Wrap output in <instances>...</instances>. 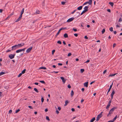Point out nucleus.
I'll return each mask as SVG.
<instances>
[{"mask_svg": "<svg viewBox=\"0 0 122 122\" xmlns=\"http://www.w3.org/2000/svg\"><path fill=\"white\" fill-rule=\"evenodd\" d=\"M18 49V48L17 47V45H15L14 46H13L11 47V50L12 51L15 50L16 49Z\"/></svg>", "mask_w": 122, "mask_h": 122, "instance_id": "nucleus-4", "label": "nucleus"}, {"mask_svg": "<svg viewBox=\"0 0 122 122\" xmlns=\"http://www.w3.org/2000/svg\"><path fill=\"white\" fill-rule=\"evenodd\" d=\"M5 72H1L0 73V76L4 74H5Z\"/></svg>", "mask_w": 122, "mask_h": 122, "instance_id": "nucleus-30", "label": "nucleus"}, {"mask_svg": "<svg viewBox=\"0 0 122 122\" xmlns=\"http://www.w3.org/2000/svg\"><path fill=\"white\" fill-rule=\"evenodd\" d=\"M116 46V44L115 43H114L113 45V48H114Z\"/></svg>", "mask_w": 122, "mask_h": 122, "instance_id": "nucleus-51", "label": "nucleus"}, {"mask_svg": "<svg viewBox=\"0 0 122 122\" xmlns=\"http://www.w3.org/2000/svg\"><path fill=\"white\" fill-rule=\"evenodd\" d=\"M74 19L73 17H72L68 19L67 21V22H70L72 21Z\"/></svg>", "mask_w": 122, "mask_h": 122, "instance_id": "nucleus-6", "label": "nucleus"}, {"mask_svg": "<svg viewBox=\"0 0 122 122\" xmlns=\"http://www.w3.org/2000/svg\"><path fill=\"white\" fill-rule=\"evenodd\" d=\"M112 99H110L109 102V103H108V104L111 105V103L112 102Z\"/></svg>", "mask_w": 122, "mask_h": 122, "instance_id": "nucleus-47", "label": "nucleus"}, {"mask_svg": "<svg viewBox=\"0 0 122 122\" xmlns=\"http://www.w3.org/2000/svg\"><path fill=\"white\" fill-rule=\"evenodd\" d=\"M61 79L62 80V81L64 83L66 81V80L63 77H61Z\"/></svg>", "mask_w": 122, "mask_h": 122, "instance_id": "nucleus-10", "label": "nucleus"}, {"mask_svg": "<svg viewBox=\"0 0 122 122\" xmlns=\"http://www.w3.org/2000/svg\"><path fill=\"white\" fill-rule=\"evenodd\" d=\"M117 118V116L116 115L115 117H114V118L113 119V121L114 122L116 120V118Z\"/></svg>", "mask_w": 122, "mask_h": 122, "instance_id": "nucleus-34", "label": "nucleus"}, {"mask_svg": "<svg viewBox=\"0 0 122 122\" xmlns=\"http://www.w3.org/2000/svg\"><path fill=\"white\" fill-rule=\"evenodd\" d=\"M81 73H82L84 71V69H81L80 70Z\"/></svg>", "mask_w": 122, "mask_h": 122, "instance_id": "nucleus-32", "label": "nucleus"}, {"mask_svg": "<svg viewBox=\"0 0 122 122\" xmlns=\"http://www.w3.org/2000/svg\"><path fill=\"white\" fill-rule=\"evenodd\" d=\"M22 14H21L20 13V16L19 17L21 18V19L22 18Z\"/></svg>", "mask_w": 122, "mask_h": 122, "instance_id": "nucleus-55", "label": "nucleus"}, {"mask_svg": "<svg viewBox=\"0 0 122 122\" xmlns=\"http://www.w3.org/2000/svg\"><path fill=\"white\" fill-rule=\"evenodd\" d=\"M28 107L30 108V109H33V107H32L30 106H28Z\"/></svg>", "mask_w": 122, "mask_h": 122, "instance_id": "nucleus-52", "label": "nucleus"}, {"mask_svg": "<svg viewBox=\"0 0 122 122\" xmlns=\"http://www.w3.org/2000/svg\"><path fill=\"white\" fill-rule=\"evenodd\" d=\"M117 108V107H114L112 108L109 111V113L107 115V117L110 116L111 114H112V112L114 111V110Z\"/></svg>", "mask_w": 122, "mask_h": 122, "instance_id": "nucleus-1", "label": "nucleus"}, {"mask_svg": "<svg viewBox=\"0 0 122 122\" xmlns=\"http://www.w3.org/2000/svg\"><path fill=\"white\" fill-rule=\"evenodd\" d=\"M55 50H53L52 51V54H53L54 53V52H55Z\"/></svg>", "mask_w": 122, "mask_h": 122, "instance_id": "nucleus-57", "label": "nucleus"}, {"mask_svg": "<svg viewBox=\"0 0 122 122\" xmlns=\"http://www.w3.org/2000/svg\"><path fill=\"white\" fill-rule=\"evenodd\" d=\"M34 90L36 91V92L37 93H38L39 92V91L37 90V89L36 88H34Z\"/></svg>", "mask_w": 122, "mask_h": 122, "instance_id": "nucleus-26", "label": "nucleus"}, {"mask_svg": "<svg viewBox=\"0 0 122 122\" xmlns=\"http://www.w3.org/2000/svg\"><path fill=\"white\" fill-rule=\"evenodd\" d=\"M84 24L83 23H82L81 25V26L83 27L84 26Z\"/></svg>", "mask_w": 122, "mask_h": 122, "instance_id": "nucleus-54", "label": "nucleus"}, {"mask_svg": "<svg viewBox=\"0 0 122 122\" xmlns=\"http://www.w3.org/2000/svg\"><path fill=\"white\" fill-rule=\"evenodd\" d=\"M11 51V50H8L6 51V52H10Z\"/></svg>", "mask_w": 122, "mask_h": 122, "instance_id": "nucleus-56", "label": "nucleus"}, {"mask_svg": "<svg viewBox=\"0 0 122 122\" xmlns=\"http://www.w3.org/2000/svg\"><path fill=\"white\" fill-rule=\"evenodd\" d=\"M54 72L55 73L57 74L58 73V71H53V72H52V73Z\"/></svg>", "mask_w": 122, "mask_h": 122, "instance_id": "nucleus-58", "label": "nucleus"}, {"mask_svg": "<svg viewBox=\"0 0 122 122\" xmlns=\"http://www.w3.org/2000/svg\"><path fill=\"white\" fill-rule=\"evenodd\" d=\"M20 111V110L19 109H18V110H17L16 111L15 113H18Z\"/></svg>", "mask_w": 122, "mask_h": 122, "instance_id": "nucleus-44", "label": "nucleus"}, {"mask_svg": "<svg viewBox=\"0 0 122 122\" xmlns=\"http://www.w3.org/2000/svg\"><path fill=\"white\" fill-rule=\"evenodd\" d=\"M40 82L44 84L45 83V82L44 81H40Z\"/></svg>", "mask_w": 122, "mask_h": 122, "instance_id": "nucleus-31", "label": "nucleus"}, {"mask_svg": "<svg viewBox=\"0 0 122 122\" xmlns=\"http://www.w3.org/2000/svg\"><path fill=\"white\" fill-rule=\"evenodd\" d=\"M105 31V29H103L102 31V34H103Z\"/></svg>", "mask_w": 122, "mask_h": 122, "instance_id": "nucleus-33", "label": "nucleus"}, {"mask_svg": "<svg viewBox=\"0 0 122 122\" xmlns=\"http://www.w3.org/2000/svg\"><path fill=\"white\" fill-rule=\"evenodd\" d=\"M109 4L112 7L114 5L113 3L112 2H109Z\"/></svg>", "mask_w": 122, "mask_h": 122, "instance_id": "nucleus-17", "label": "nucleus"}, {"mask_svg": "<svg viewBox=\"0 0 122 122\" xmlns=\"http://www.w3.org/2000/svg\"><path fill=\"white\" fill-rule=\"evenodd\" d=\"M40 11L39 10L36 11V14H39Z\"/></svg>", "mask_w": 122, "mask_h": 122, "instance_id": "nucleus-48", "label": "nucleus"}, {"mask_svg": "<svg viewBox=\"0 0 122 122\" xmlns=\"http://www.w3.org/2000/svg\"><path fill=\"white\" fill-rule=\"evenodd\" d=\"M112 85H113V83H112V85L110 86V87H109V89H108V92H107V95L108 93L110 91L112 87Z\"/></svg>", "mask_w": 122, "mask_h": 122, "instance_id": "nucleus-9", "label": "nucleus"}, {"mask_svg": "<svg viewBox=\"0 0 122 122\" xmlns=\"http://www.w3.org/2000/svg\"><path fill=\"white\" fill-rule=\"evenodd\" d=\"M77 10H74L72 12H71V14H73Z\"/></svg>", "mask_w": 122, "mask_h": 122, "instance_id": "nucleus-41", "label": "nucleus"}, {"mask_svg": "<svg viewBox=\"0 0 122 122\" xmlns=\"http://www.w3.org/2000/svg\"><path fill=\"white\" fill-rule=\"evenodd\" d=\"M110 105H111L108 104L107 105V106L106 107V108L107 109H108L109 107L110 106Z\"/></svg>", "mask_w": 122, "mask_h": 122, "instance_id": "nucleus-29", "label": "nucleus"}, {"mask_svg": "<svg viewBox=\"0 0 122 122\" xmlns=\"http://www.w3.org/2000/svg\"><path fill=\"white\" fill-rule=\"evenodd\" d=\"M21 19L19 17L15 21V22H18L20 20H21Z\"/></svg>", "mask_w": 122, "mask_h": 122, "instance_id": "nucleus-16", "label": "nucleus"}, {"mask_svg": "<svg viewBox=\"0 0 122 122\" xmlns=\"http://www.w3.org/2000/svg\"><path fill=\"white\" fill-rule=\"evenodd\" d=\"M115 92L114 90L112 91L111 95L113 96L115 94Z\"/></svg>", "mask_w": 122, "mask_h": 122, "instance_id": "nucleus-20", "label": "nucleus"}, {"mask_svg": "<svg viewBox=\"0 0 122 122\" xmlns=\"http://www.w3.org/2000/svg\"><path fill=\"white\" fill-rule=\"evenodd\" d=\"M122 21V20L121 19V18H120L119 20V22H121V21Z\"/></svg>", "mask_w": 122, "mask_h": 122, "instance_id": "nucleus-53", "label": "nucleus"}, {"mask_svg": "<svg viewBox=\"0 0 122 122\" xmlns=\"http://www.w3.org/2000/svg\"><path fill=\"white\" fill-rule=\"evenodd\" d=\"M60 32L59 31H58V32L55 35V37H57V36L60 33Z\"/></svg>", "mask_w": 122, "mask_h": 122, "instance_id": "nucleus-25", "label": "nucleus"}, {"mask_svg": "<svg viewBox=\"0 0 122 122\" xmlns=\"http://www.w3.org/2000/svg\"><path fill=\"white\" fill-rule=\"evenodd\" d=\"M107 11L109 12H111V10L110 9H107Z\"/></svg>", "mask_w": 122, "mask_h": 122, "instance_id": "nucleus-59", "label": "nucleus"}, {"mask_svg": "<svg viewBox=\"0 0 122 122\" xmlns=\"http://www.w3.org/2000/svg\"><path fill=\"white\" fill-rule=\"evenodd\" d=\"M45 111L46 112L48 111V109L47 108H46L45 110Z\"/></svg>", "mask_w": 122, "mask_h": 122, "instance_id": "nucleus-62", "label": "nucleus"}, {"mask_svg": "<svg viewBox=\"0 0 122 122\" xmlns=\"http://www.w3.org/2000/svg\"><path fill=\"white\" fill-rule=\"evenodd\" d=\"M46 118L47 120L49 121L50 120V119L49 118V117L48 116H46Z\"/></svg>", "mask_w": 122, "mask_h": 122, "instance_id": "nucleus-35", "label": "nucleus"}, {"mask_svg": "<svg viewBox=\"0 0 122 122\" xmlns=\"http://www.w3.org/2000/svg\"><path fill=\"white\" fill-rule=\"evenodd\" d=\"M26 71L25 69H24V70H23L21 72V74H23L25 73V71Z\"/></svg>", "mask_w": 122, "mask_h": 122, "instance_id": "nucleus-21", "label": "nucleus"}, {"mask_svg": "<svg viewBox=\"0 0 122 122\" xmlns=\"http://www.w3.org/2000/svg\"><path fill=\"white\" fill-rule=\"evenodd\" d=\"M65 3L66 2H65L62 1L61 2V4L63 5H64L65 4Z\"/></svg>", "mask_w": 122, "mask_h": 122, "instance_id": "nucleus-43", "label": "nucleus"}, {"mask_svg": "<svg viewBox=\"0 0 122 122\" xmlns=\"http://www.w3.org/2000/svg\"><path fill=\"white\" fill-rule=\"evenodd\" d=\"M72 30H74V31H77V30L76 29L73 28L72 29Z\"/></svg>", "mask_w": 122, "mask_h": 122, "instance_id": "nucleus-42", "label": "nucleus"}, {"mask_svg": "<svg viewBox=\"0 0 122 122\" xmlns=\"http://www.w3.org/2000/svg\"><path fill=\"white\" fill-rule=\"evenodd\" d=\"M21 52V50H20V49H18L16 51V52L17 53H18Z\"/></svg>", "mask_w": 122, "mask_h": 122, "instance_id": "nucleus-28", "label": "nucleus"}, {"mask_svg": "<svg viewBox=\"0 0 122 122\" xmlns=\"http://www.w3.org/2000/svg\"><path fill=\"white\" fill-rule=\"evenodd\" d=\"M82 6H80L78 7L77 8V10H81L82 9Z\"/></svg>", "mask_w": 122, "mask_h": 122, "instance_id": "nucleus-12", "label": "nucleus"}, {"mask_svg": "<svg viewBox=\"0 0 122 122\" xmlns=\"http://www.w3.org/2000/svg\"><path fill=\"white\" fill-rule=\"evenodd\" d=\"M67 87H68L69 88H70L71 87V86L69 84H68L67 86Z\"/></svg>", "mask_w": 122, "mask_h": 122, "instance_id": "nucleus-46", "label": "nucleus"}, {"mask_svg": "<svg viewBox=\"0 0 122 122\" xmlns=\"http://www.w3.org/2000/svg\"><path fill=\"white\" fill-rule=\"evenodd\" d=\"M109 30L111 32H112L113 31V28L112 27H111L109 28Z\"/></svg>", "mask_w": 122, "mask_h": 122, "instance_id": "nucleus-27", "label": "nucleus"}, {"mask_svg": "<svg viewBox=\"0 0 122 122\" xmlns=\"http://www.w3.org/2000/svg\"><path fill=\"white\" fill-rule=\"evenodd\" d=\"M57 43L60 44H61V42L60 41H57Z\"/></svg>", "mask_w": 122, "mask_h": 122, "instance_id": "nucleus-39", "label": "nucleus"}, {"mask_svg": "<svg viewBox=\"0 0 122 122\" xmlns=\"http://www.w3.org/2000/svg\"><path fill=\"white\" fill-rule=\"evenodd\" d=\"M89 7V5L85 6L84 8V10L86 12L88 10V8Z\"/></svg>", "mask_w": 122, "mask_h": 122, "instance_id": "nucleus-8", "label": "nucleus"}, {"mask_svg": "<svg viewBox=\"0 0 122 122\" xmlns=\"http://www.w3.org/2000/svg\"><path fill=\"white\" fill-rule=\"evenodd\" d=\"M15 55V54H11L9 55V57L10 59H12L14 58Z\"/></svg>", "mask_w": 122, "mask_h": 122, "instance_id": "nucleus-5", "label": "nucleus"}, {"mask_svg": "<svg viewBox=\"0 0 122 122\" xmlns=\"http://www.w3.org/2000/svg\"><path fill=\"white\" fill-rule=\"evenodd\" d=\"M114 122V121L113 120H110L109 121H108L107 122Z\"/></svg>", "mask_w": 122, "mask_h": 122, "instance_id": "nucleus-64", "label": "nucleus"}, {"mask_svg": "<svg viewBox=\"0 0 122 122\" xmlns=\"http://www.w3.org/2000/svg\"><path fill=\"white\" fill-rule=\"evenodd\" d=\"M24 8H23L22 9V10L21 11V13H20L21 14H22L24 13Z\"/></svg>", "mask_w": 122, "mask_h": 122, "instance_id": "nucleus-24", "label": "nucleus"}, {"mask_svg": "<svg viewBox=\"0 0 122 122\" xmlns=\"http://www.w3.org/2000/svg\"><path fill=\"white\" fill-rule=\"evenodd\" d=\"M44 99L43 97H42L41 98V101L42 103L44 101Z\"/></svg>", "mask_w": 122, "mask_h": 122, "instance_id": "nucleus-38", "label": "nucleus"}, {"mask_svg": "<svg viewBox=\"0 0 122 122\" xmlns=\"http://www.w3.org/2000/svg\"><path fill=\"white\" fill-rule=\"evenodd\" d=\"M102 112L100 114L98 115L96 121H98L102 116Z\"/></svg>", "mask_w": 122, "mask_h": 122, "instance_id": "nucleus-3", "label": "nucleus"}, {"mask_svg": "<svg viewBox=\"0 0 122 122\" xmlns=\"http://www.w3.org/2000/svg\"><path fill=\"white\" fill-rule=\"evenodd\" d=\"M88 3L89 4V2H86L84 3L83 4V5H86Z\"/></svg>", "mask_w": 122, "mask_h": 122, "instance_id": "nucleus-40", "label": "nucleus"}, {"mask_svg": "<svg viewBox=\"0 0 122 122\" xmlns=\"http://www.w3.org/2000/svg\"><path fill=\"white\" fill-rule=\"evenodd\" d=\"M74 95V92L73 90H72L71 93V96L72 97Z\"/></svg>", "mask_w": 122, "mask_h": 122, "instance_id": "nucleus-23", "label": "nucleus"}, {"mask_svg": "<svg viewBox=\"0 0 122 122\" xmlns=\"http://www.w3.org/2000/svg\"><path fill=\"white\" fill-rule=\"evenodd\" d=\"M58 109L59 111H60L61 109V108L60 107H58Z\"/></svg>", "mask_w": 122, "mask_h": 122, "instance_id": "nucleus-60", "label": "nucleus"}, {"mask_svg": "<svg viewBox=\"0 0 122 122\" xmlns=\"http://www.w3.org/2000/svg\"><path fill=\"white\" fill-rule=\"evenodd\" d=\"M68 100H66L65 101V104L64 105V106H66L68 104Z\"/></svg>", "mask_w": 122, "mask_h": 122, "instance_id": "nucleus-15", "label": "nucleus"}, {"mask_svg": "<svg viewBox=\"0 0 122 122\" xmlns=\"http://www.w3.org/2000/svg\"><path fill=\"white\" fill-rule=\"evenodd\" d=\"M88 82L85 83L84 84V86L86 87H87L88 85Z\"/></svg>", "mask_w": 122, "mask_h": 122, "instance_id": "nucleus-11", "label": "nucleus"}, {"mask_svg": "<svg viewBox=\"0 0 122 122\" xmlns=\"http://www.w3.org/2000/svg\"><path fill=\"white\" fill-rule=\"evenodd\" d=\"M74 36L76 37L78 35L77 34L75 33L74 34Z\"/></svg>", "mask_w": 122, "mask_h": 122, "instance_id": "nucleus-50", "label": "nucleus"}, {"mask_svg": "<svg viewBox=\"0 0 122 122\" xmlns=\"http://www.w3.org/2000/svg\"><path fill=\"white\" fill-rule=\"evenodd\" d=\"M56 112L57 114L59 113V112L57 110H56Z\"/></svg>", "mask_w": 122, "mask_h": 122, "instance_id": "nucleus-61", "label": "nucleus"}, {"mask_svg": "<svg viewBox=\"0 0 122 122\" xmlns=\"http://www.w3.org/2000/svg\"><path fill=\"white\" fill-rule=\"evenodd\" d=\"M16 45L17 47L19 49L23 46L25 45V43H21L18 44Z\"/></svg>", "mask_w": 122, "mask_h": 122, "instance_id": "nucleus-2", "label": "nucleus"}, {"mask_svg": "<svg viewBox=\"0 0 122 122\" xmlns=\"http://www.w3.org/2000/svg\"><path fill=\"white\" fill-rule=\"evenodd\" d=\"M84 38L86 39H88V38L87 36H84Z\"/></svg>", "mask_w": 122, "mask_h": 122, "instance_id": "nucleus-63", "label": "nucleus"}, {"mask_svg": "<svg viewBox=\"0 0 122 122\" xmlns=\"http://www.w3.org/2000/svg\"><path fill=\"white\" fill-rule=\"evenodd\" d=\"M22 74H21V73H20V74H19V75L18 76V77H20L21 76V75H22Z\"/></svg>", "mask_w": 122, "mask_h": 122, "instance_id": "nucleus-49", "label": "nucleus"}, {"mask_svg": "<svg viewBox=\"0 0 122 122\" xmlns=\"http://www.w3.org/2000/svg\"><path fill=\"white\" fill-rule=\"evenodd\" d=\"M25 49L26 48H24L22 49H20V50H21V52L22 51H24Z\"/></svg>", "mask_w": 122, "mask_h": 122, "instance_id": "nucleus-37", "label": "nucleus"}, {"mask_svg": "<svg viewBox=\"0 0 122 122\" xmlns=\"http://www.w3.org/2000/svg\"><path fill=\"white\" fill-rule=\"evenodd\" d=\"M32 47H31L28 48L26 51V52L27 53H28L31 50H32Z\"/></svg>", "mask_w": 122, "mask_h": 122, "instance_id": "nucleus-7", "label": "nucleus"}, {"mask_svg": "<svg viewBox=\"0 0 122 122\" xmlns=\"http://www.w3.org/2000/svg\"><path fill=\"white\" fill-rule=\"evenodd\" d=\"M116 74H117V73H115V74H112L110 75L109 76V77L112 76H114Z\"/></svg>", "mask_w": 122, "mask_h": 122, "instance_id": "nucleus-18", "label": "nucleus"}, {"mask_svg": "<svg viewBox=\"0 0 122 122\" xmlns=\"http://www.w3.org/2000/svg\"><path fill=\"white\" fill-rule=\"evenodd\" d=\"M92 0H89V5H91L92 4Z\"/></svg>", "mask_w": 122, "mask_h": 122, "instance_id": "nucleus-22", "label": "nucleus"}, {"mask_svg": "<svg viewBox=\"0 0 122 122\" xmlns=\"http://www.w3.org/2000/svg\"><path fill=\"white\" fill-rule=\"evenodd\" d=\"M64 37L65 38H66L68 37V36L67 34V33H65L64 34Z\"/></svg>", "mask_w": 122, "mask_h": 122, "instance_id": "nucleus-14", "label": "nucleus"}, {"mask_svg": "<svg viewBox=\"0 0 122 122\" xmlns=\"http://www.w3.org/2000/svg\"><path fill=\"white\" fill-rule=\"evenodd\" d=\"M86 12L84 10H83L82 12L81 13V15H82L84 13H85Z\"/></svg>", "mask_w": 122, "mask_h": 122, "instance_id": "nucleus-36", "label": "nucleus"}, {"mask_svg": "<svg viewBox=\"0 0 122 122\" xmlns=\"http://www.w3.org/2000/svg\"><path fill=\"white\" fill-rule=\"evenodd\" d=\"M71 53H69L68 55H67V56H71Z\"/></svg>", "mask_w": 122, "mask_h": 122, "instance_id": "nucleus-45", "label": "nucleus"}, {"mask_svg": "<svg viewBox=\"0 0 122 122\" xmlns=\"http://www.w3.org/2000/svg\"><path fill=\"white\" fill-rule=\"evenodd\" d=\"M95 120V117L93 118L90 121V122H93Z\"/></svg>", "mask_w": 122, "mask_h": 122, "instance_id": "nucleus-13", "label": "nucleus"}, {"mask_svg": "<svg viewBox=\"0 0 122 122\" xmlns=\"http://www.w3.org/2000/svg\"><path fill=\"white\" fill-rule=\"evenodd\" d=\"M40 69H46V68L42 66L40 68Z\"/></svg>", "mask_w": 122, "mask_h": 122, "instance_id": "nucleus-19", "label": "nucleus"}]
</instances>
